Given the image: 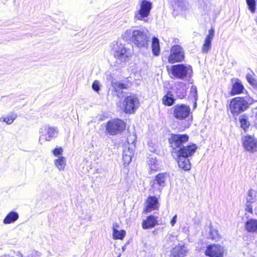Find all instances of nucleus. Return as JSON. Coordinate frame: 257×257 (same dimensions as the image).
Segmentation results:
<instances>
[{"mask_svg": "<svg viewBox=\"0 0 257 257\" xmlns=\"http://www.w3.org/2000/svg\"><path fill=\"white\" fill-rule=\"evenodd\" d=\"M123 39L130 40L139 48H147L149 38L147 31L143 29L127 30L122 35Z\"/></svg>", "mask_w": 257, "mask_h": 257, "instance_id": "f257e3e1", "label": "nucleus"}, {"mask_svg": "<svg viewBox=\"0 0 257 257\" xmlns=\"http://www.w3.org/2000/svg\"><path fill=\"white\" fill-rule=\"evenodd\" d=\"M111 52L115 59V64L119 67H123L130 57L128 49L120 41H113L111 45Z\"/></svg>", "mask_w": 257, "mask_h": 257, "instance_id": "f03ea898", "label": "nucleus"}, {"mask_svg": "<svg viewBox=\"0 0 257 257\" xmlns=\"http://www.w3.org/2000/svg\"><path fill=\"white\" fill-rule=\"evenodd\" d=\"M249 98L248 97H236L230 101L229 110L233 115H238L245 111L249 105Z\"/></svg>", "mask_w": 257, "mask_h": 257, "instance_id": "7ed1b4c3", "label": "nucleus"}, {"mask_svg": "<svg viewBox=\"0 0 257 257\" xmlns=\"http://www.w3.org/2000/svg\"><path fill=\"white\" fill-rule=\"evenodd\" d=\"M189 140V136L186 134H171L169 138V143L170 147L172 148V154H174L178 152L184 146Z\"/></svg>", "mask_w": 257, "mask_h": 257, "instance_id": "20e7f679", "label": "nucleus"}, {"mask_svg": "<svg viewBox=\"0 0 257 257\" xmlns=\"http://www.w3.org/2000/svg\"><path fill=\"white\" fill-rule=\"evenodd\" d=\"M152 8V3L147 0H142L139 3V9L135 12L134 20L148 22L147 18Z\"/></svg>", "mask_w": 257, "mask_h": 257, "instance_id": "39448f33", "label": "nucleus"}, {"mask_svg": "<svg viewBox=\"0 0 257 257\" xmlns=\"http://www.w3.org/2000/svg\"><path fill=\"white\" fill-rule=\"evenodd\" d=\"M105 127L106 134L114 136L123 131L125 128V124L120 119H113L109 120Z\"/></svg>", "mask_w": 257, "mask_h": 257, "instance_id": "423d86ee", "label": "nucleus"}, {"mask_svg": "<svg viewBox=\"0 0 257 257\" xmlns=\"http://www.w3.org/2000/svg\"><path fill=\"white\" fill-rule=\"evenodd\" d=\"M173 116L176 119L182 120L188 117L191 113L190 107L184 104H178L171 109Z\"/></svg>", "mask_w": 257, "mask_h": 257, "instance_id": "0eeeda50", "label": "nucleus"}, {"mask_svg": "<svg viewBox=\"0 0 257 257\" xmlns=\"http://www.w3.org/2000/svg\"><path fill=\"white\" fill-rule=\"evenodd\" d=\"M172 73L174 77L183 79L192 73V68L190 65L183 64L174 65L172 67Z\"/></svg>", "mask_w": 257, "mask_h": 257, "instance_id": "6e6552de", "label": "nucleus"}, {"mask_svg": "<svg viewBox=\"0 0 257 257\" xmlns=\"http://www.w3.org/2000/svg\"><path fill=\"white\" fill-rule=\"evenodd\" d=\"M139 100L135 95L127 96L123 103V111L126 113H134L139 106Z\"/></svg>", "mask_w": 257, "mask_h": 257, "instance_id": "1a4fd4ad", "label": "nucleus"}, {"mask_svg": "<svg viewBox=\"0 0 257 257\" xmlns=\"http://www.w3.org/2000/svg\"><path fill=\"white\" fill-rule=\"evenodd\" d=\"M39 133L40 136L39 142L42 145V141H50L53 138L56 137L58 134V131L55 127L45 126L44 128H40Z\"/></svg>", "mask_w": 257, "mask_h": 257, "instance_id": "9d476101", "label": "nucleus"}, {"mask_svg": "<svg viewBox=\"0 0 257 257\" xmlns=\"http://www.w3.org/2000/svg\"><path fill=\"white\" fill-rule=\"evenodd\" d=\"M184 59V52L183 48L178 45H174L171 49L168 61L170 63L182 62Z\"/></svg>", "mask_w": 257, "mask_h": 257, "instance_id": "9b49d317", "label": "nucleus"}, {"mask_svg": "<svg viewBox=\"0 0 257 257\" xmlns=\"http://www.w3.org/2000/svg\"><path fill=\"white\" fill-rule=\"evenodd\" d=\"M167 176V174L164 173H159L156 176L154 180L151 183V189L153 190L154 193L156 190L159 192L161 191L166 185Z\"/></svg>", "mask_w": 257, "mask_h": 257, "instance_id": "f8f14e48", "label": "nucleus"}, {"mask_svg": "<svg viewBox=\"0 0 257 257\" xmlns=\"http://www.w3.org/2000/svg\"><path fill=\"white\" fill-rule=\"evenodd\" d=\"M224 251L223 247L217 244H213L206 247L205 254L209 257H223Z\"/></svg>", "mask_w": 257, "mask_h": 257, "instance_id": "ddd939ff", "label": "nucleus"}, {"mask_svg": "<svg viewBox=\"0 0 257 257\" xmlns=\"http://www.w3.org/2000/svg\"><path fill=\"white\" fill-rule=\"evenodd\" d=\"M197 149V147L194 144L186 146H184L181 149H179L178 152H177L174 156H180L189 158L194 155Z\"/></svg>", "mask_w": 257, "mask_h": 257, "instance_id": "4468645a", "label": "nucleus"}, {"mask_svg": "<svg viewBox=\"0 0 257 257\" xmlns=\"http://www.w3.org/2000/svg\"><path fill=\"white\" fill-rule=\"evenodd\" d=\"M244 149L252 153L257 151V140L251 136L244 137L242 140Z\"/></svg>", "mask_w": 257, "mask_h": 257, "instance_id": "2eb2a0df", "label": "nucleus"}, {"mask_svg": "<svg viewBox=\"0 0 257 257\" xmlns=\"http://www.w3.org/2000/svg\"><path fill=\"white\" fill-rule=\"evenodd\" d=\"M214 36V30L211 28L209 30L208 34L205 38L201 50L204 53H207L211 48V42Z\"/></svg>", "mask_w": 257, "mask_h": 257, "instance_id": "dca6fc26", "label": "nucleus"}, {"mask_svg": "<svg viewBox=\"0 0 257 257\" xmlns=\"http://www.w3.org/2000/svg\"><path fill=\"white\" fill-rule=\"evenodd\" d=\"M147 206L145 208L146 212H151L152 210L158 209L159 207V203L158 198L155 196H150L148 197Z\"/></svg>", "mask_w": 257, "mask_h": 257, "instance_id": "f3484780", "label": "nucleus"}, {"mask_svg": "<svg viewBox=\"0 0 257 257\" xmlns=\"http://www.w3.org/2000/svg\"><path fill=\"white\" fill-rule=\"evenodd\" d=\"M187 249L183 245H178L171 250L170 257H184L187 253Z\"/></svg>", "mask_w": 257, "mask_h": 257, "instance_id": "a211bd4d", "label": "nucleus"}, {"mask_svg": "<svg viewBox=\"0 0 257 257\" xmlns=\"http://www.w3.org/2000/svg\"><path fill=\"white\" fill-rule=\"evenodd\" d=\"M177 157V161L178 166L184 171H189L191 169V163L188 158L180 156H175Z\"/></svg>", "mask_w": 257, "mask_h": 257, "instance_id": "6ab92c4d", "label": "nucleus"}, {"mask_svg": "<svg viewBox=\"0 0 257 257\" xmlns=\"http://www.w3.org/2000/svg\"><path fill=\"white\" fill-rule=\"evenodd\" d=\"M112 86L118 97H122L123 90L127 88V85L126 84L121 83L119 81L112 82Z\"/></svg>", "mask_w": 257, "mask_h": 257, "instance_id": "aec40b11", "label": "nucleus"}, {"mask_svg": "<svg viewBox=\"0 0 257 257\" xmlns=\"http://www.w3.org/2000/svg\"><path fill=\"white\" fill-rule=\"evenodd\" d=\"M158 224L157 217L154 216H149L146 220H144L142 222V227L144 229L151 228L155 227Z\"/></svg>", "mask_w": 257, "mask_h": 257, "instance_id": "412c9836", "label": "nucleus"}, {"mask_svg": "<svg viewBox=\"0 0 257 257\" xmlns=\"http://www.w3.org/2000/svg\"><path fill=\"white\" fill-rule=\"evenodd\" d=\"M245 228L249 232H257V219H249L245 224Z\"/></svg>", "mask_w": 257, "mask_h": 257, "instance_id": "4be33fe9", "label": "nucleus"}, {"mask_svg": "<svg viewBox=\"0 0 257 257\" xmlns=\"http://www.w3.org/2000/svg\"><path fill=\"white\" fill-rule=\"evenodd\" d=\"M19 214L15 211L9 213L3 220L4 224H10L14 222L19 218Z\"/></svg>", "mask_w": 257, "mask_h": 257, "instance_id": "5701e85b", "label": "nucleus"}, {"mask_svg": "<svg viewBox=\"0 0 257 257\" xmlns=\"http://www.w3.org/2000/svg\"><path fill=\"white\" fill-rule=\"evenodd\" d=\"M175 98L172 92L168 91L162 99L163 103L167 106H171L175 103Z\"/></svg>", "mask_w": 257, "mask_h": 257, "instance_id": "b1692460", "label": "nucleus"}, {"mask_svg": "<svg viewBox=\"0 0 257 257\" xmlns=\"http://www.w3.org/2000/svg\"><path fill=\"white\" fill-rule=\"evenodd\" d=\"M244 86L240 82L237 81L232 85L230 94L231 95L239 94L243 92Z\"/></svg>", "mask_w": 257, "mask_h": 257, "instance_id": "393cba45", "label": "nucleus"}, {"mask_svg": "<svg viewBox=\"0 0 257 257\" xmlns=\"http://www.w3.org/2000/svg\"><path fill=\"white\" fill-rule=\"evenodd\" d=\"M152 49L154 55L157 56L160 54V47L159 39L154 37L152 41Z\"/></svg>", "mask_w": 257, "mask_h": 257, "instance_id": "a878e982", "label": "nucleus"}, {"mask_svg": "<svg viewBox=\"0 0 257 257\" xmlns=\"http://www.w3.org/2000/svg\"><path fill=\"white\" fill-rule=\"evenodd\" d=\"M116 227H118L117 223L113 224V237L115 239H122L125 235V231L124 230H118L116 229Z\"/></svg>", "mask_w": 257, "mask_h": 257, "instance_id": "bb28decb", "label": "nucleus"}, {"mask_svg": "<svg viewBox=\"0 0 257 257\" xmlns=\"http://www.w3.org/2000/svg\"><path fill=\"white\" fill-rule=\"evenodd\" d=\"M148 165L152 171H158L160 168V162L156 158H150L148 161Z\"/></svg>", "mask_w": 257, "mask_h": 257, "instance_id": "cd10ccee", "label": "nucleus"}, {"mask_svg": "<svg viewBox=\"0 0 257 257\" xmlns=\"http://www.w3.org/2000/svg\"><path fill=\"white\" fill-rule=\"evenodd\" d=\"M55 165L59 171L64 170L66 165V159L64 157L60 156L54 161Z\"/></svg>", "mask_w": 257, "mask_h": 257, "instance_id": "c85d7f7f", "label": "nucleus"}, {"mask_svg": "<svg viewBox=\"0 0 257 257\" xmlns=\"http://www.w3.org/2000/svg\"><path fill=\"white\" fill-rule=\"evenodd\" d=\"M176 94L178 97L182 99L186 96L185 84L181 82L178 84L177 87Z\"/></svg>", "mask_w": 257, "mask_h": 257, "instance_id": "c756f323", "label": "nucleus"}, {"mask_svg": "<svg viewBox=\"0 0 257 257\" xmlns=\"http://www.w3.org/2000/svg\"><path fill=\"white\" fill-rule=\"evenodd\" d=\"M220 238L218 230L213 228L211 225H209V233L208 238L217 241L219 240Z\"/></svg>", "mask_w": 257, "mask_h": 257, "instance_id": "7c9ffc66", "label": "nucleus"}, {"mask_svg": "<svg viewBox=\"0 0 257 257\" xmlns=\"http://www.w3.org/2000/svg\"><path fill=\"white\" fill-rule=\"evenodd\" d=\"M239 122L240 123V126L245 131H246V129L248 128L250 125V123L248 121V117L245 115H240L239 117Z\"/></svg>", "mask_w": 257, "mask_h": 257, "instance_id": "2f4dec72", "label": "nucleus"}, {"mask_svg": "<svg viewBox=\"0 0 257 257\" xmlns=\"http://www.w3.org/2000/svg\"><path fill=\"white\" fill-rule=\"evenodd\" d=\"M177 241V235L173 234H168L165 238V241L167 242L169 246L173 245Z\"/></svg>", "mask_w": 257, "mask_h": 257, "instance_id": "473e14b6", "label": "nucleus"}, {"mask_svg": "<svg viewBox=\"0 0 257 257\" xmlns=\"http://www.w3.org/2000/svg\"><path fill=\"white\" fill-rule=\"evenodd\" d=\"M210 1L211 0H198L200 4V8L203 11L206 12L211 9L210 8Z\"/></svg>", "mask_w": 257, "mask_h": 257, "instance_id": "72a5a7b5", "label": "nucleus"}, {"mask_svg": "<svg viewBox=\"0 0 257 257\" xmlns=\"http://www.w3.org/2000/svg\"><path fill=\"white\" fill-rule=\"evenodd\" d=\"M17 117V115L16 114L12 113V114L8 115L6 117L1 118L0 121H3L4 122H5L8 124H11L16 119Z\"/></svg>", "mask_w": 257, "mask_h": 257, "instance_id": "f704fd0d", "label": "nucleus"}, {"mask_svg": "<svg viewBox=\"0 0 257 257\" xmlns=\"http://www.w3.org/2000/svg\"><path fill=\"white\" fill-rule=\"evenodd\" d=\"M255 192L252 189L249 190L246 197V202L252 203L255 201Z\"/></svg>", "mask_w": 257, "mask_h": 257, "instance_id": "c9c22d12", "label": "nucleus"}, {"mask_svg": "<svg viewBox=\"0 0 257 257\" xmlns=\"http://www.w3.org/2000/svg\"><path fill=\"white\" fill-rule=\"evenodd\" d=\"M172 3L175 9L178 8L183 9L185 6L184 0H172Z\"/></svg>", "mask_w": 257, "mask_h": 257, "instance_id": "e433bc0d", "label": "nucleus"}, {"mask_svg": "<svg viewBox=\"0 0 257 257\" xmlns=\"http://www.w3.org/2000/svg\"><path fill=\"white\" fill-rule=\"evenodd\" d=\"M248 10L251 13H254L255 11L256 2L255 0H246Z\"/></svg>", "mask_w": 257, "mask_h": 257, "instance_id": "4c0bfd02", "label": "nucleus"}, {"mask_svg": "<svg viewBox=\"0 0 257 257\" xmlns=\"http://www.w3.org/2000/svg\"><path fill=\"white\" fill-rule=\"evenodd\" d=\"M122 155L133 157L134 155V149L130 146H125L124 147Z\"/></svg>", "mask_w": 257, "mask_h": 257, "instance_id": "58836bf2", "label": "nucleus"}, {"mask_svg": "<svg viewBox=\"0 0 257 257\" xmlns=\"http://www.w3.org/2000/svg\"><path fill=\"white\" fill-rule=\"evenodd\" d=\"M63 149L61 147H56L52 151L53 154L55 157H58L61 156V155L63 154Z\"/></svg>", "mask_w": 257, "mask_h": 257, "instance_id": "ea45409f", "label": "nucleus"}, {"mask_svg": "<svg viewBox=\"0 0 257 257\" xmlns=\"http://www.w3.org/2000/svg\"><path fill=\"white\" fill-rule=\"evenodd\" d=\"M92 88L94 91L98 92L100 89L99 81L98 80H95L92 85Z\"/></svg>", "mask_w": 257, "mask_h": 257, "instance_id": "a19ab883", "label": "nucleus"}, {"mask_svg": "<svg viewBox=\"0 0 257 257\" xmlns=\"http://www.w3.org/2000/svg\"><path fill=\"white\" fill-rule=\"evenodd\" d=\"M132 157L128 156V155H122V160L125 166L128 165L132 161Z\"/></svg>", "mask_w": 257, "mask_h": 257, "instance_id": "79ce46f5", "label": "nucleus"}, {"mask_svg": "<svg viewBox=\"0 0 257 257\" xmlns=\"http://www.w3.org/2000/svg\"><path fill=\"white\" fill-rule=\"evenodd\" d=\"M190 93L195 100L197 99V88L194 86H192L190 88Z\"/></svg>", "mask_w": 257, "mask_h": 257, "instance_id": "37998d69", "label": "nucleus"}, {"mask_svg": "<svg viewBox=\"0 0 257 257\" xmlns=\"http://www.w3.org/2000/svg\"><path fill=\"white\" fill-rule=\"evenodd\" d=\"M246 79L247 81L250 84H254L255 80L252 78V75L251 74H247L246 75Z\"/></svg>", "mask_w": 257, "mask_h": 257, "instance_id": "c03bdc74", "label": "nucleus"}, {"mask_svg": "<svg viewBox=\"0 0 257 257\" xmlns=\"http://www.w3.org/2000/svg\"><path fill=\"white\" fill-rule=\"evenodd\" d=\"M251 203H247V202H246L245 210L249 213H252V206H251Z\"/></svg>", "mask_w": 257, "mask_h": 257, "instance_id": "a18cd8bd", "label": "nucleus"}, {"mask_svg": "<svg viewBox=\"0 0 257 257\" xmlns=\"http://www.w3.org/2000/svg\"><path fill=\"white\" fill-rule=\"evenodd\" d=\"M177 215H175L173 216V217L172 218V219H171V222H170V223L171 224V225L172 226H174V225H175V224L176 223V220H177Z\"/></svg>", "mask_w": 257, "mask_h": 257, "instance_id": "49530a36", "label": "nucleus"}, {"mask_svg": "<svg viewBox=\"0 0 257 257\" xmlns=\"http://www.w3.org/2000/svg\"><path fill=\"white\" fill-rule=\"evenodd\" d=\"M18 256H19L20 257H24L22 253H21L20 252H18L17 254Z\"/></svg>", "mask_w": 257, "mask_h": 257, "instance_id": "de8ad7c7", "label": "nucleus"}, {"mask_svg": "<svg viewBox=\"0 0 257 257\" xmlns=\"http://www.w3.org/2000/svg\"><path fill=\"white\" fill-rule=\"evenodd\" d=\"M255 117H256V120H257V109H256V111L255 112Z\"/></svg>", "mask_w": 257, "mask_h": 257, "instance_id": "09e8293b", "label": "nucleus"}, {"mask_svg": "<svg viewBox=\"0 0 257 257\" xmlns=\"http://www.w3.org/2000/svg\"><path fill=\"white\" fill-rule=\"evenodd\" d=\"M196 105V102H195V106Z\"/></svg>", "mask_w": 257, "mask_h": 257, "instance_id": "8fccbe9b", "label": "nucleus"}]
</instances>
